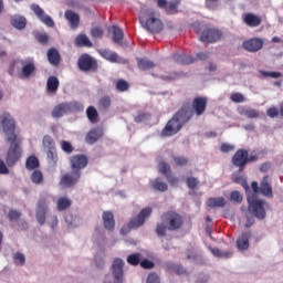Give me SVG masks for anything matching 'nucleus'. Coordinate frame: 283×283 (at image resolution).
I'll return each instance as SVG.
<instances>
[{"instance_id": "9", "label": "nucleus", "mask_w": 283, "mask_h": 283, "mask_svg": "<svg viewBox=\"0 0 283 283\" xmlns=\"http://www.w3.org/2000/svg\"><path fill=\"white\" fill-rule=\"evenodd\" d=\"M153 211L151 207L142 209L140 212L127 223V229H139V227H143L145 219L149 218Z\"/></svg>"}, {"instance_id": "55", "label": "nucleus", "mask_w": 283, "mask_h": 283, "mask_svg": "<svg viewBox=\"0 0 283 283\" xmlns=\"http://www.w3.org/2000/svg\"><path fill=\"white\" fill-rule=\"evenodd\" d=\"M205 6L208 10H218V6H220V0H206Z\"/></svg>"}, {"instance_id": "22", "label": "nucleus", "mask_w": 283, "mask_h": 283, "mask_svg": "<svg viewBox=\"0 0 283 283\" xmlns=\"http://www.w3.org/2000/svg\"><path fill=\"white\" fill-rule=\"evenodd\" d=\"M46 59L53 67H59V65H61V53H59V50L54 48L48 50Z\"/></svg>"}, {"instance_id": "27", "label": "nucleus", "mask_w": 283, "mask_h": 283, "mask_svg": "<svg viewBox=\"0 0 283 283\" xmlns=\"http://www.w3.org/2000/svg\"><path fill=\"white\" fill-rule=\"evenodd\" d=\"M99 56L108 61L109 63H118V53L111 51L109 49H99L97 50Z\"/></svg>"}, {"instance_id": "20", "label": "nucleus", "mask_w": 283, "mask_h": 283, "mask_svg": "<svg viewBox=\"0 0 283 283\" xmlns=\"http://www.w3.org/2000/svg\"><path fill=\"white\" fill-rule=\"evenodd\" d=\"M36 72V65L34 64V60H27L22 62L21 77L30 78V76H34Z\"/></svg>"}, {"instance_id": "12", "label": "nucleus", "mask_w": 283, "mask_h": 283, "mask_svg": "<svg viewBox=\"0 0 283 283\" xmlns=\"http://www.w3.org/2000/svg\"><path fill=\"white\" fill-rule=\"evenodd\" d=\"M81 180V171H74L62 176L60 179V186H62L64 189H70V187H74Z\"/></svg>"}, {"instance_id": "53", "label": "nucleus", "mask_w": 283, "mask_h": 283, "mask_svg": "<svg viewBox=\"0 0 283 283\" xmlns=\"http://www.w3.org/2000/svg\"><path fill=\"white\" fill-rule=\"evenodd\" d=\"M235 150V146L232 145V144H229V143H222L221 146H220V151L222 154H229L231 151H234Z\"/></svg>"}, {"instance_id": "5", "label": "nucleus", "mask_w": 283, "mask_h": 283, "mask_svg": "<svg viewBox=\"0 0 283 283\" xmlns=\"http://www.w3.org/2000/svg\"><path fill=\"white\" fill-rule=\"evenodd\" d=\"M139 22L147 30V32H150L151 34H158L163 32V21L156 17H154V12L151 13V17H149L147 20L143 17H139Z\"/></svg>"}, {"instance_id": "36", "label": "nucleus", "mask_w": 283, "mask_h": 283, "mask_svg": "<svg viewBox=\"0 0 283 283\" xmlns=\"http://www.w3.org/2000/svg\"><path fill=\"white\" fill-rule=\"evenodd\" d=\"M227 200H224V197H217V198H209L207 200V206L210 207V209H216V207H226Z\"/></svg>"}, {"instance_id": "6", "label": "nucleus", "mask_w": 283, "mask_h": 283, "mask_svg": "<svg viewBox=\"0 0 283 283\" xmlns=\"http://www.w3.org/2000/svg\"><path fill=\"white\" fill-rule=\"evenodd\" d=\"M77 67L81 72H96L98 70V61L92 55L84 53L77 60Z\"/></svg>"}, {"instance_id": "15", "label": "nucleus", "mask_w": 283, "mask_h": 283, "mask_svg": "<svg viewBox=\"0 0 283 283\" xmlns=\"http://www.w3.org/2000/svg\"><path fill=\"white\" fill-rule=\"evenodd\" d=\"M125 266V261L123 259H114L112 264V271L114 276V283H123V269Z\"/></svg>"}, {"instance_id": "8", "label": "nucleus", "mask_w": 283, "mask_h": 283, "mask_svg": "<svg viewBox=\"0 0 283 283\" xmlns=\"http://www.w3.org/2000/svg\"><path fill=\"white\" fill-rule=\"evenodd\" d=\"M231 163L233 167H237L240 174H242V171H244L247 169V166L249 165L248 150L244 148L238 149L232 156Z\"/></svg>"}, {"instance_id": "58", "label": "nucleus", "mask_w": 283, "mask_h": 283, "mask_svg": "<svg viewBox=\"0 0 283 283\" xmlns=\"http://www.w3.org/2000/svg\"><path fill=\"white\" fill-rule=\"evenodd\" d=\"M61 148L65 154H72V151H74V147L72 146V144L66 140L61 142Z\"/></svg>"}, {"instance_id": "47", "label": "nucleus", "mask_w": 283, "mask_h": 283, "mask_svg": "<svg viewBox=\"0 0 283 283\" xmlns=\"http://www.w3.org/2000/svg\"><path fill=\"white\" fill-rule=\"evenodd\" d=\"M127 262L132 266H138L140 264V254L139 253H133L127 256Z\"/></svg>"}, {"instance_id": "46", "label": "nucleus", "mask_w": 283, "mask_h": 283, "mask_svg": "<svg viewBox=\"0 0 283 283\" xmlns=\"http://www.w3.org/2000/svg\"><path fill=\"white\" fill-rule=\"evenodd\" d=\"M212 254L216 256V258H224L226 260H228V258H231V255H233V252L231 251H227V252H222L220 249L218 248H213L211 250Z\"/></svg>"}, {"instance_id": "26", "label": "nucleus", "mask_w": 283, "mask_h": 283, "mask_svg": "<svg viewBox=\"0 0 283 283\" xmlns=\"http://www.w3.org/2000/svg\"><path fill=\"white\" fill-rule=\"evenodd\" d=\"M249 240H251V232H243L237 239V249L239 251H247V250H249V247H250Z\"/></svg>"}, {"instance_id": "40", "label": "nucleus", "mask_w": 283, "mask_h": 283, "mask_svg": "<svg viewBox=\"0 0 283 283\" xmlns=\"http://www.w3.org/2000/svg\"><path fill=\"white\" fill-rule=\"evenodd\" d=\"M44 151L56 149V144L54 143V139L50 135H45L42 140Z\"/></svg>"}, {"instance_id": "49", "label": "nucleus", "mask_w": 283, "mask_h": 283, "mask_svg": "<svg viewBox=\"0 0 283 283\" xmlns=\"http://www.w3.org/2000/svg\"><path fill=\"white\" fill-rule=\"evenodd\" d=\"M48 160L53 163V165H56V161L59 160V155L56 154V148H53L51 150H45Z\"/></svg>"}, {"instance_id": "43", "label": "nucleus", "mask_w": 283, "mask_h": 283, "mask_svg": "<svg viewBox=\"0 0 283 283\" xmlns=\"http://www.w3.org/2000/svg\"><path fill=\"white\" fill-rule=\"evenodd\" d=\"M172 160L176 167H187L189 165V158L185 156H174Z\"/></svg>"}, {"instance_id": "30", "label": "nucleus", "mask_w": 283, "mask_h": 283, "mask_svg": "<svg viewBox=\"0 0 283 283\" xmlns=\"http://www.w3.org/2000/svg\"><path fill=\"white\" fill-rule=\"evenodd\" d=\"M75 45L77 48H93V43H92V40H90V38L85 34H78L76 38H75Z\"/></svg>"}, {"instance_id": "54", "label": "nucleus", "mask_w": 283, "mask_h": 283, "mask_svg": "<svg viewBox=\"0 0 283 283\" xmlns=\"http://www.w3.org/2000/svg\"><path fill=\"white\" fill-rule=\"evenodd\" d=\"M149 118H151V115H149L148 113L139 112L135 116V123H145V120H149Z\"/></svg>"}, {"instance_id": "4", "label": "nucleus", "mask_w": 283, "mask_h": 283, "mask_svg": "<svg viewBox=\"0 0 283 283\" xmlns=\"http://www.w3.org/2000/svg\"><path fill=\"white\" fill-rule=\"evenodd\" d=\"M248 210L250 213L255 216L259 220H264L266 218V201L262 199H256L255 196L249 195L248 198Z\"/></svg>"}, {"instance_id": "14", "label": "nucleus", "mask_w": 283, "mask_h": 283, "mask_svg": "<svg viewBox=\"0 0 283 283\" xmlns=\"http://www.w3.org/2000/svg\"><path fill=\"white\" fill-rule=\"evenodd\" d=\"M88 163L90 160L85 155H73L70 158V165H71L72 171H81V169H85Z\"/></svg>"}, {"instance_id": "34", "label": "nucleus", "mask_w": 283, "mask_h": 283, "mask_svg": "<svg viewBox=\"0 0 283 283\" xmlns=\"http://www.w3.org/2000/svg\"><path fill=\"white\" fill-rule=\"evenodd\" d=\"M72 207V200L67 197H60L56 201V210L57 211H67Z\"/></svg>"}, {"instance_id": "10", "label": "nucleus", "mask_w": 283, "mask_h": 283, "mask_svg": "<svg viewBox=\"0 0 283 283\" xmlns=\"http://www.w3.org/2000/svg\"><path fill=\"white\" fill-rule=\"evenodd\" d=\"M158 171L165 176L171 187H178L179 179L171 172V166L165 161L158 164Z\"/></svg>"}, {"instance_id": "64", "label": "nucleus", "mask_w": 283, "mask_h": 283, "mask_svg": "<svg viewBox=\"0 0 283 283\" xmlns=\"http://www.w3.org/2000/svg\"><path fill=\"white\" fill-rule=\"evenodd\" d=\"M147 283H160V277L156 273H150L147 277Z\"/></svg>"}, {"instance_id": "2", "label": "nucleus", "mask_w": 283, "mask_h": 283, "mask_svg": "<svg viewBox=\"0 0 283 283\" xmlns=\"http://www.w3.org/2000/svg\"><path fill=\"white\" fill-rule=\"evenodd\" d=\"M193 118V109L191 108V103L185 102L181 106V109L178 111L166 124L163 128L160 136L161 138H169L171 136H176L182 127L189 120Z\"/></svg>"}, {"instance_id": "23", "label": "nucleus", "mask_w": 283, "mask_h": 283, "mask_svg": "<svg viewBox=\"0 0 283 283\" xmlns=\"http://www.w3.org/2000/svg\"><path fill=\"white\" fill-rule=\"evenodd\" d=\"M66 21H69L72 30H76L81 25V17L72 10H66L64 13Z\"/></svg>"}, {"instance_id": "7", "label": "nucleus", "mask_w": 283, "mask_h": 283, "mask_svg": "<svg viewBox=\"0 0 283 283\" xmlns=\"http://www.w3.org/2000/svg\"><path fill=\"white\" fill-rule=\"evenodd\" d=\"M197 34H199V39L202 43H216L222 39V31L216 28L203 29L201 33L197 31Z\"/></svg>"}, {"instance_id": "33", "label": "nucleus", "mask_w": 283, "mask_h": 283, "mask_svg": "<svg viewBox=\"0 0 283 283\" xmlns=\"http://www.w3.org/2000/svg\"><path fill=\"white\" fill-rule=\"evenodd\" d=\"M11 25L17 30H23L28 25V20L21 15H14L11 18Z\"/></svg>"}, {"instance_id": "44", "label": "nucleus", "mask_w": 283, "mask_h": 283, "mask_svg": "<svg viewBox=\"0 0 283 283\" xmlns=\"http://www.w3.org/2000/svg\"><path fill=\"white\" fill-rule=\"evenodd\" d=\"M115 87L117 90V92H127L129 90V82L120 78L117 80L115 83Z\"/></svg>"}, {"instance_id": "52", "label": "nucleus", "mask_w": 283, "mask_h": 283, "mask_svg": "<svg viewBox=\"0 0 283 283\" xmlns=\"http://www.w3.org/2000/svg\"><path fill=\"white\" fill-rule=\"evenodd\" d=\"M230 101L232 103H244V101H247V97H244L242 93H232L230 95Z\"/></svg>"}, {"instance_id": "24", "label": "nucleus", "mask_w": 283, "mask_h": 283, "mask_svg": "<svg viewBox=\"0 0 283 283\" xmlns=\"http://www.w3.org/2000/svg\"><path fill=\"white\" fill-rule=\"evenodd\" d=\"M102 218H103L104 228L106 229V231H114V229L116 228L114 213L112 211H104Z\"/></svg>"}, {"instance_id": "21", "label": "nucleus", "mask_w": 283, "mask_h": 283, "mask_svg": "<svg viewBox=\"0 0 283 283\" xmlns=\"http://www.w3.org/2000/svg\"><path fill=\"white\" fill-rule=\"evenodd\" d=\"M104 134L105 133H104L103 128H101V127L93 128L86 135V143H88V145H94V143H96L97 140H101V138H103Z\"/></svg>"}, {"instance_id": "25", "label": "nucleus", "mask_w": 283, "mask_h": 283, "mask_svg": "<svg viewBox=\"0 0 283 283\" xmlns=\"http://www.w3.org/2000/svg\"><path fill=\"white\" fill-rule=\"evenodd\" d=\"M260 192L265 198H273V187L271 186V181H269V176L263 177L260 185Z\"/></svg>"}, {"instance_id": "62", "label": "nucleus", "mask_w": 283, "mask_h": 283, "mask_svg": "<svg viewBox=\"0 0 283 283\" xmlns=\"http://www.w3.org/2000/svg\"><path fill=\"white\" fill-rule=\"evenodd\" d=\"M139 264H140L142 269H154V266H155L154 262H151L147 259L139 261Z\"/></svg>"}, {"instance_id": "1", "label": "nucleus", "mask_w": 283, "mask_h": 283, "mask_svg": "<svg viewBox=\"0 0 283 283\" xmlns=\"http://www.w3.org/2000/svg\"><path fill=\"white\" fill-rule=\"evenodd\" d=\"M0 129L6 135V142L10 144L7 153L6 163L8 167L13 165L21 158V138L17 136V122L8 112L0 114Z\"/></svg>"}, {"instance_id": "59", "label": "nucleus", "mask_w": 283, "mask_h": 283, "mask_svg": "<svg viewBox=\"0 0 283 283\" xmlns=\"http://www.w3.org/2000/svg\"><path fill=\"white\" fill-rule=\"evenodd\" d=\"M260 74L262 76H264L265 78H280V76H282V73H280V72L260 71Z\"/></svg>"}, {"instance_id": "39", "label": "nucleus", "mask_w": 283, "mask_h": 283, "mask_svg": "<svg viewBox=\"0 0 283 283\" xmlns=\"http://www.w3.org/2000/svg\"><path fill=\"white\" fill-rule=\"evenodd\" d=\"M86 116L91 123H98V111L94 106H88L86 109Z\"/></svg>"}, {"instance_id": "28", "label": "nucleus", "mask_w": 283, "mask_h": 283, "mask_svg": "<svg viewBox=\"0 0 283 283\" xmlns=\"http://www.w3.org/2000/svg\"><path fill=\"white\" fill-rule=\"evenodd\" d=\"M150 187L155 191H159L160 193H165V191L169 190V185H167V182L163 181V179L160 177H157V178L150 180Z\"/></svg>"}, {"instance_id": "11", "label": "nucleus", "mask_w": 283, "mask_h": 283, "mask_svg": "<svg viewBox=\"0 0 283 283\" xmlns=\"http://www.w3.org/2000/svg\"><path fill=\"white\" fill-rule=\"evenodd\" d=\"M157 8L165 10L166 14H178V6H180V0H155Z\"/></svg>"}, {"instance_id": "32", "label": "nucleus", "mask_w": 283, "mask_h": 283, "mask_svg": "<svg viewBox=\"0 0 283 283\" xmlns=\"http://www.w3.org/2000/svg\"><path fill=\"white\" fill-rule=\"evenodd\" d=\"M123 39H125L123 29L118 25H113V42L116 43V45H123Z\"/></svg>"}, {"instance_id": "35", "label": "nucleus", "mask_w": 283, "mask_h": 283, "mask_svg": "<svg viewBox=\"0 0 283 283\" xmlns=\"http://www.w3.org/2000/svg\"><path fill=\"white\" fill-rule=\"evenodd\" d=\"M59 77L57 76H50L46 81V90L51 94H55L56 90H59Z\"/></svg>"}, {"instance_id": "31", "label": "nucleus", "mask_w": 283, "mask_h": 283, "mask_svg": "<svg viewBox=\"0 0 283 283\" xmlns=\"http://www.w3.org/2000/svg\"><path fill=\"white\" fill-rule=\"evenodd\" d=\"M172 61H175V63H178L179 65H191V63H193V59L190 55L178 53L172 55Z\"/></svg>"}, {"instance_id": "19", "label": "nucleus", "mask_w": 283, "mask_h": 283, "mask_svg": "<svg viewBox=\"0 0 283 283\" xmlns=\"http://www.w3.org/2000/svg\"><path fill=\"white\" fill-rule=\"evenodd\" d=\"M242 20L248 28H259V25H262V17L255 14V13H243Z\"/></svg>"}, {"instance_id": "13", "label": "nucleus", "mask_w": 283, "mask_h": 283, "mask_svg": "<svg viewBox=\"0 0 283 283\" xmlns=\"http://www.w3.org/2000/svg\"><path fill=\"white\" fill-rule=\"evenodd\" d=\"M31 10L34 12L35 17L44 23V25L48 28H54V20H52V17L48 15L39 4H31Z\"/></svg>"}, {"instance_id": "29", "label": "nucleus", "mask_w": 283, "mask_h": 283, "mask_svg": "<svg viewBox=\"0 0 283 283\" xmlns=\"http://www.w3.org/2000/svg\"><path fill=\"white\" fill-rule=\"evenodd\" d=\"M70 109H71L70 103H61L53 108L52 117L61 118V116H63V114H67V112H70Z\"/></svg>"}, {"instance_id": "38", "label": "nucleus", "mask_w": 283, "mask_h": 283, "mask_svg": "<svg viewBox=\"0 0 283 283\" xmlns=\"http://www.w3.org/2000/svg\"><path fill=\"white\" fill-rule=\"evenodd\" d=\"M241 114L245 116V118H260V112L251 107L241 108Z\"/></svg>"}, {"instance_id": "41", "label": "nucleus", "mask_w": 283, "mask_h": 283, "mask_svg": "<svg viewBox=\"0 0 283 283\" xmlns=\"http://www.w3.org/2000/svg\"><path fill=\"white\" fill-rule=\"evenodd\" d=\"M137 65L139 70H144V71L153 70V67H156V64L147 59H139L137 62Z\"/></svg>"}, {"instance_id": "60", "label": "nucleus", "mask_w": 283, "mask_h": 283, "mask_svg": "<svg viewBox=\"0 0 283 283\" xmlns=\"http://www.w3.org/2000/svg\"><path fill=\"white\" fill-rule=\"evenodd\" d=\"M38 43L42 45H48V41H50V36L46 33H40L35 36Z\"/></svg>"}, {"instance_id": "56", "label": "nucleus", "mask_w": 283, "mask_h": 283, "mask_svg": "<svg viewBox=\"0 0 283 283\" xmlns=\"http://www.w3.org/2000/svg\"><path fill=\"white\" fill-rule=\"evenodd\" d=\"M230 200L240 205L242 202V193H240L238 190L232 191L230 193Z\"/></svg>"}, {"instance_id": "45", "label": "nucleus", "mask_w": 283, "mask_h": 283, "mask_svg": "<svg viewBox=\"0 0 283 283\" xmlns=\"http://www.w3.org/2000/svg\"><path fill=\"white\" fill-rule=\"evenodd\" d=\"M31 182H33V185H41L43 182V172H41V170H34L31 174Z\"/></svg>"}, {"instance_id": "63", "label": "nucleus", "mask_w": 283, "mask_h": 283, "mask_svg": "<svg viewBox=\"0 0 283 283\" xmlns=\"http://www.w3.org/2000/svg\"><path fill=\"white\" fill-rule=\"evenodd\" d=\"M266 114L270 118H275L277 116H280V111H277V108L275 107H270L268 111H266Z\"/></svg>"}, {"instance_id": "61", "label": "nucleus", "mask_w": 283, "mask_h": 283, "mask_svg": "<svg viewBox=\"0 0 283 283\" xmlns=\"http://www.w3.org/2000/svg\"><path fill=\"white\" fill-rule=\"evenodd\" d=\"M186 182L188 189H196L198 187V179L196 177H188Z\"/></svg>"}, {"instance_id": "17", "label": "nucleus", "mask_w": 283, "mask_h": 283, "mask_svg": "<svg viewBox=\"0 0 283 283\" xmlns=\"http://www.w3.org/2000/svg\"><path fill=\"white\" fill-rule=\"evenodd\" d=\"M242 48L247 52H260L264 48V41L260 38H252L243 42Z\"/></svg>"}, {"instance_id": "50", "label": "nucleus", "mask_w": 283, "mask_h": 283, "mask_svg": "<svg viewBox=\"0 0 283 283\" xmlns=\"http://www.w3.org/2000/svg\"><path fill=\"white\" fill-rule=\"evenodd\" d=\"M105 34V31L101 27H94L91 30V35L93 39H103V35Z\"/></svg>"}, {"instance_id": "37", "label": "nucleus", "mask_w": 283, "mask_h": 283, "mask_svg": "<svg viewBox=\"0 0 283 283\" xmlns=\"http://www.w3.org/2000/svg\"><path fill=\"white\" fill-rule=\"evenodd\" d=\"M39 158L36 156L31 155L25 160V167L29 171H34V169H39L40 167Z\"/></svg>"}, {"instance_id": "16", "label": "nucleus", "mask_w": 283, "mask_h": 283, "mask_svg": "<svg viewBox=\"0 0 283 283\" xmlns=\"http://www.w3.org/2000/svg\"><path fill=\"white\" fill-rule=\"evenodd\" d=\"M48 213V199L45 197H42L38 201V209L35 212V218L39 222V224L43 226L45 224V214Z\"/></svg>"}, {"instance_id": "57", "label": "nucleus", "mask_w": 283, "mask_h": 283, "mask_svg": "<svg viewBox=\"0 0 283 283\" xmlns=\"http://www.w3.org/2000/svg\"><path fill=\"white\" fill-rule=\"evenodd\" d=\"M8 218L10 222H14V220H19V218H21V211L14 209L9 210Z\"/></svg>"}, {"instance_id": "51", "label": "nucleus", "mask_w": 283, "mask_h": 283, "mask_svg": "<svg viewBox=\"0 0 283 283\" xmlns=\"http://www.w3.org/2000/svg\"><path fill=\"white\" fill-rule=\"evenodd\" d=\"M233 182H235L237 185H241V187H243L245 191H249V184L247 182V179L244 177L237 176L233 178Z\"/></svg>"}, {"instance_id": "42", "label": "nucleus", "mask_w": 283, "mask_h": 283, "mask_svg": "<svg viewBox=\"0 0 283 283\" xmlns=\"http://www.w3.org/2000/svg\"><path fill=\"white\" fill-rule=\"evenodd\" d=\"M99 109H109L112 107V97L109 95H104L98 101Z\"/></svg>"}, {"instance_id": "48", "label": "nucleus", "mask_w": 283, "mask_h": 283, "mask_svg": "<svg viewBox=\"0 0 283 283\" xmlns=\"http://www.w3.org/2000/svg\"><path fill=\"white\" fill-rule=\"evenodd\" d=\"M13 262H14V264H18L19 266H23V264H25V254H23L21 252L14 253Z\"/></svg>"}, {"instance_id": "18", "label": "nucleus", "mask_w": 283, "mask_h": 283, "mask_svg": "<svg viewBox=\"0 0 283 283\" xmlns=\"http://www.w3.org/2000/svg\"><path fill=\"white\" fill-rule=\"evenodd\" d=\"M207 103L208 99L207 97H196L192 101V113L195 112L196 116H202V114H205V112H207Z\"/></svg>"}, {"instance_id": "3", "label": "nucleus", "mask_w": 283, "mask_h": 283, "mask_svg": "<svg viewBox=\"0 0 283 283\" xmlns=\"http://www.w3.org/2000/svg\"><path fill=\"white\" fill-rule=\"evenodd\" d=\"M160 223H157L155 232L158 238H165L167 231H180L185 227V218L174 210H168L160 216Z\"/></svg>"}]
</instances>
